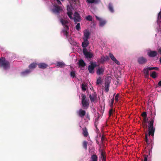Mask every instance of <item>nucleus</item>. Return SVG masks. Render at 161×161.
Segmentation results:
<instances>
[{
	"instance_id": "obj_1",
	"label": "nucleus",
	"mask_w": 161,
	"mask_h": 161,
	"mask_svg": "<svg viewBox=\"0 0 161 161\" xmlns=\"http://www.w3.org/2000/svg\"><path fill=\"white\" fill-rule=\"evenodd\" d=\"M154 122V119H152L148 123V134H145V141L146 143L148 145L151 144V148L152 147V141L151 139L149 140V138H150V136L153 137L155 131V128L153 126V123Z\"/></svg>"
},
{
	"instance_id": "obj_2",
	"label": "nucleus",
	"mask_w": 161,
	"mask_h": 161,
	"mask_svg": "<svg viewBox=\"0 0 161 161\" xmlns=\"http://www.w3.org/2000/svg\"><path fill=\"white\" fill-rule=\"evenodd\" d=\"M0 67H3L5 70L9 69L10 68V63L4 57H2L0 58Z\"/></svg>"
},
{
	"instance_id": "obj_3",
	"label": "nucleus",
	"mask_w": 161,
	"mask_h": 161,
	"mask_svg": "<svg viewBox=\"0 0 161 161\" xmlns=\"http://www.w3.org/2000/svg\"><path fill=\"white\" fill-rule=\"evenodd\" d=\"M81 97L82 106L84 109H87L89 105V100L86 99V96L84 94H82Z\"/></svg>"
},
{
	"instance_id": "obj_4",
	"label": "nucleus",
	"mask_w": 161,
	"mask_h": 161,
	"mask_svg": "<svg viewBox=\"0 0 161 161\" xmlns=\"http://www.w3.org/2000/svg\"><path fill=\"white\" fill-rule=\"evenodd\" d=\"M97 66V63L96 62H91L90 64L88 67V69L90 73H92L94 72V69Z\"/></svg>"
},
{
	"instance_id": "obj_5",
	"label": "nucleus",
	"mask_w": 161,
	"mask_h": 161,
	"mask_svg": "<svg viewBox=\"0 0 161 161\" xmlns=\"http://www.w3.org/2000/svg\"><path fill=\"white\" fill-rule=\"evenodd\" d=\"M83 52L86 58H90L92 57L93 54L91 52H88L86 48H84L83 49Z\"/></svg>"
},
{
	"instance_id": "obj_6",
	"label": "nucleus",
	"mask_w": 161,
	"mask_h": 161,
	"mask_svg": "<svg viewBox=\"0 0 161 161\" xmlns=\"http://www.w3.org/2000/svg\"><path fill=\"white\" fill-rule=\"evenodd\" d=\"M60 22L62 25L63 26L64 28L65 29L69 30L68 24L69 23V21L67 20L64 19H60Z\"/></svg>"
},
{
	"instance_id": "obj_7",
	"label": "nucleus",
	"mask_w": 161,
	"mask_h": 161,
	"mask_svg": "<svg viewBox=\"0 0 161 161\" xmlns=\"http://www.w3.org/2000/svg\"><path fill=\"white\" fill-rule=\"evenodd\" d=\"M75 24H76L77 22H79L81 21V19L80 16L79 14L75 12L74 13V17L73 18Z\"/></svg>"
},
{
	"instance_id": "obj_8",
	"label": "nucleus",
	"mask_w": 161,
	"mask_h": 161,
	"mask_svg": "<svg viewBox=\"0 0 161 161\" xmlns=\"http://www.w3.org/2000/svg\"><path fill=\"white\" fill-rule=\"evenodd\" d=\"M96 19L99 21V26L101 27H103L107 23V21L97 16H95Z\"/></svg>"
},
{
	"instance_id": "obj_9",
	"label": "nucleus",
	"mask_w": 161,
	"mask_h": 161,
	"mask_svg": "<svg viewBox=\"0 0 161 161\" xmlns=\"http://www.w3.org/2000/svg\"><path fill=\"white\" fill-rule=\"evenodd\" d=\"M137 62L140 64H143L146 63L147 59L143 57H141L138 58Z\"/></svg>"
},
{
	"instance_id": "obj_10",
	"label": "nucleus",
	"mask_w": 161,
	"mask_h": 161,
	"mask_svg": "<svg viewBox=\"0 0 161 161\" xmlns=\"http://www.w3.org/2000/svg\"><path fill=\"white\" fill-rule=\"evenodd\" d=\"M83 33V40H88L89 37L90 35V32L88 30H85L84 31Z\"/></svg>"
},
{
	"instance_id": "obj_11",
	"label": "nucleus",
	"mask_w": 161,
	"mask_h": 161,
	"mask_svg": "<svg viewBox=\"0 0 161 161\" xmlns=\"http://www.w3.org/2000/svg\"><path fill=\"white\" fill-rule=\"evenodd\" d=\"M109 58L108 56H102L98 60V61L101 64H103Z\"/></svg>"
},
{
	"instance_id": "obj_12",
	"label": "nucleus",
	"mask_w": 161,
	"mask_h": 161,
	"mask_svg": "<svg viewBox=\"0 0 161 161\" xmlns=\"http://www.w3.org/2000/svg\"><path fill=\"white\" fill-rule=\"evenodd\" d=\"M109 57L114 62L115 64L118 65L120 64V63L119 61L116 59L115 58V57L112 54L110 53Z\"/></svg>"
},
{
	"instance_id": "obj_13",
	"label": "nucleus",
	"mask_w": 161,
	"mask_h": 161,
	"mask_svg": "<svg viewBox=\"0 0 161 161\" xmlns=\"http://www.w3.org/2000/svg\"><path fill=\"white\" fill-rule=\"evenodd\" d=\"M86 111L81 109H80L78 112V114L81 118H83L86 115Z\"/></svg>"
},
{
	"instance_id": "obj_14",
	"label": "nucleus",
	"mask_w": 161,
	"mask_h": 161,
	"mask_svg": "<svg viewBox=\"0 0 161 161\" xmlns=\"http://www.w3.org/2000/svg\"><path fill=\"white\" fill-rule=\"evenodd\" d=\"M89 97L92 102H94L97 98V95L95 92L92 94H90Z\"/></svg>"
},
{
	"instance_id": "obj_15",
	"label": "nucleus",
	"mask_w": 161,
	"mask_h": 161,
	"mask_svg": "<svg viewBox=\"0 0 161 161\" xmlns=\"http://www.w3.org/2000/svg\"><path fill=\"white\" fill-rule=\"evenodd\" d=\"M148 56L150 57H154L156 56L157 52L156 51H152L148 52Z\"/></svg>"
},
{
	"instance_id": "obj_16",
	"label": "nucleus",
	"mask_w": 161,
	"mask_h": 161,
	"mask_svg": "<svg viewBox=\"0 0 161 161\" xmlns=\"http://www.w3.org/2000/svg\"><path fill=\"white\" fill-rule=\"evenodd\" d=\"M38 67L40 69H45L46 68L48 65L44 63H40L37 64Z\"/></svg>"
},
{
	"instance_id": "obj_17",
	"label": "nucleus",
	"mask_w": 161,
	"mask_h": 161,
	"mask_svg": "<svg viewBox=\"0 0 161 161\" xmlns=\"http://www.w3.org/2000/svg\"><path fill=\"white\" fill-rule=\"evenodd\" d=\"M110 82L108 81H106L105 82V90L106 92H108L109 90Z\"/></svg>"
},
{
	"instance_id": "obj_18",
	"label": "nucleus",
	"mask_w": 161,
	"mask_h": 161,
	"mask_svg": "<svg viewBox=\"0 0 161 161\" xmlns=\"http://www.w3.org/2000/svg\"><path fill=\"white\" fill-rule=\"evenodd\" d=\"M108 8L109 10L112 13H114V9L113 6L112 4L110 3L108 6Z\"/></svg>"
},
{
	"instance_id": "obj_19",
	"label": "nucleus",
	"mask_w": 161,
	"mask_h": 161,
	"mask_svg": "<svg viewBox=\"0 0 161 161\" xmlns=\"http://www.w3.org/2000/svg\"><path fill=\"white\" fill-rule=\"evenodd\" d=\"M83 132L82 134L84 136L86 137L88 135V133L87 131V130L86 127H84L82 129Z\"/></svg>"
},
{
	"instance_id": "obj_20",
	"label": "nucleus",
	"mask_w": 161,
	"mask_h": 161,
	"mask_svg": "<svg viewBox=\"0 0 161 161\" xmlns=\"http://www.w3.org/2000/svg\"><path fill=\"white\" fill-rule=\"evenodd\" d=\"M101 154V158L102 161H106V156L105 152L103 151H102Z\"/></svg>"
},
{
	"instance_id": "obj_21",
	"label": "nucleus",
	"mask_w": 161,
	"mask_h": 161,
	"mask_svg": "<svg viewBox=\"0 0 161 161\" xmlns=\"http://www.w3.org/2000/svg\"><path fill=\"white\" fill-rule=\"evenodd\" d=\"M86 2L88 3L97 4L99 3L100 2V0H86Z\"/></svg>"
},
{
	"instance_id": "obj_22",
	"label": "nucleus",
	"mask_w": 161,
	"mask_h": 161,
	"mask_svg": "<svg viewBox=\"0 0 161 161\" xmlns=\"http://www.w3.org/2000/svg\"><path fill=\"white\" fill-rule=\"evenodd\" d=\"M61 10L60 8L58 6H55V8L53 9V12L56 13H59Z\"/></svg>"
},
{
	"instance_id": "obj_23",
	"label": "nucleus",
	"mask_w": 161,
	"mask_h": 161,
	"mask_svg": "<svg viewBox=\"0 0 161 161\" xmlns=\"http://www.w3.org/2000/svg\"><path fill=\"white\" fill-rule=\"evenodd\" d=\"M104 71V69L102 68H99L97 71V75H100L103 74Z\"/></svg>"
},
{
	"instance_id": "obj_24",
	"label": "nucleus",
	"mask_w": 161,
	"mask_h": 161,
	"mask_svg": "<svg viewBox=\"0 0 161 161\" xmlns=\"http://www.w3.org/2000/svg\"><path fill=\"white\" fill-rule=\"evenodd\" d=\"M37 64L36 63H33L29 65V68L30 69H34L36 68Z\"/></svg>"
},
{
	"instance_id": "obj_25",
	"label": "nucleus",
	"mask_w": 161,
	"mask_h": 161,
	"mask_svg": "<svg viewBox=\"0 0 161 161\" xmlns=\"http://www.w3.org/2000/svg\"><path fill=\"white\" fill-rule=\"evenodd\" d=\"M89 44L88 41H84L82 43V46L84 48H86V47L88 46Z\"/></svg>"
},
{
	"instance_id": "obj_26",
	"label": "nucleus",
	"mask_w": 161,
	"mask_h": 161,
	"mask_svg": "<svg viewBox=\"0 0 161 161\" xmlns=\"http://www.w3.org/2000/svg\"><path fill=\"white\" fill-rule=\"evenodd\" d=\"M79 65L80 66L84 67L86 65V64L83 60L81 59L79 61Z\"/></svg>"
},
{
	"instance_id": "obj_27",
	"label": "nucleus",
	"mask_w": 161,
	"mask_h": 161,
	"mask_svg": "<svg viewBox=\"0 0 161 161\" xmlns=\"http://www.w3.org/2000/svg\"><path fill=\"white\" fill-rule=\"evenodd\" d=\"M144 72L146 78H147L149 76V70L148 69L146 68L144 69Z\"/></svg>"
},
{
	"instance_id": "obj_28",
	"label": "nucleus",
	"mask_w": 161,
	"mask_h": 161,
	"mask_svg": "<svg viewBox=\"0 0 161 161\" xmlns=\"http://www.w3.org/2000/svg\"><path fill=\"white\" fill-rule=\"evenodd\" d=\"M92 161H97L98 158L96 154H93L91 156Z\"/></svg>"
},
{
	"instance_id": "obj_29",
	"label": "nucleus",
	"mask_w": 161,
	"mask_h": 161,
	"mask_svg": "<svg viewBox=\"0 0 161 161\" xmlns=\"http://www.w3.org/2000/svg\"><path fill=\"white\" fill-rule=\"evenodd\" d=\"M88 142L86 141H84L82 143V146L85 149L87 150Z\"/></svg>"
},
{
	"instance_id": "obj_30",
	"label": "nucleus",
	"mask_w": 161,
	"mask_h": 161,
	"mask_svg": "<svg viewBox=\"0 0 161 161\" xmlns=\"http://www.w3.org/2000/svg\"><path fill=\"white\" fill-rule=\"evenodd\" d=\"M64 65L65 64L64 63L62 62H58L57 63V66L59 67H62L64 66Z\"/></svg>"
},
{
	"instance_id": "obj_31",
	"label": "nucleus",
	"mask_w": 161,
	"mask_h": 161,
	"mask_svg": "<svg viewBox=\"0 0 161 161\" xmlns=\"http://www.w3.org/2000/svg\"><path fill=\"white\" fill-rule=\"evenodd\" d=\"M150 76L153 78L154 79L156 78L157 76L156 72L155 71H153L152 73L150 75Z\"/></svg>"
},
{
	"instance_id": "obj_32",
	"label": "nucleus",
	"mask_w": 161,
	"mask_h": 161,
	"mask_svg": "<svg viewBox=\"0 0 161 161\" xmlns=\"http://www.w3.org/2000/svg\"><path fill=\"white\" fill-rule=\"evenodd\" d=\"M31 72L29 69H26L25 71L21 72V74L22 75H25L26 74H28Z\"/></svg>"
},
{
	"instance_id": "obj_33",
	"label": "nucleus",
	"mask_w": 161,
	"mask_h": 161,
	"mask_svg": "<svg viewBox=\"0 0 161 161\" xmlns=\"http://www.w3.org/2000/svg\"><path fill=\"white\" fill-rule=\"evenodd\" d=\"M68 30H69L65 29H64L62 31V32L64 35L66 37H67L68 36V32L67 31Z\"/></svg>"
},
{
	"instance_id": "obj_34",
	"label": "nucleus",
	"mask_w": 161,
	"mask_h": 161,
	"mask_svg": "<svg viewBox=\"0 0 161 161\" xmlns=\"http://www.w3.org/2000/svg\"><path fill=\"white\" fill-rule=\"evenodd\" d=\"M86 19L87 20L91 21L92 20V18L91 15H89L86 17Z\"/></svg>"
},
{
	"instance_id": "obj_35",
	"label": "nucleus",
	"mask_w": 161,
	"mask_h": 161,
	"mask_svg": "<svg viewBox=\"0 0 161 161\" xmlns=\"http://www.w3.org/2000/svg\"><path fill=\"white\" fill-rule=\"evenodd\" d=\"M67 14L68 16L71 19H73V17L72 16V13L71 12L69 11L67 12Z\"/></svg>"
},
{
	"instance_id": "obj_36",
	"label": "nucleus",
	"mask_w": 161,
	"mask_h": 161,
	"mask_svg": "<svg viewBox=\"0 0 161 161\" xmlns=\"http://www.w3.org/2000/svg\"><path fill=\"white\" fill-rule=\"evenodd\" d=\"M86 85L84 84L83 83H82L81 84V88L82 89V90L83 91H85L86 90Z\"/></svg>"
},
{
	"instance_id": "obj_37",
	"label": "nucleus",
	"mask_w": 161,
	"mask_h": 161,
	"mask_svg": "<svg viewBox=\"0 0 161 161\" xmlns=\"http://www.w3.org/2000/svg\"><path fill=\"white\" fill-rule=\"evenodd\" d=\"M70 76L72 78H74L75 77V71H72L70 73Z\"/></svg>"
},
{
	"instance_id": "obj_38",
	"label": "nucleus",
	"mask_w": 161,
	"mask_h": 161,
	"mask_svg": "<svg viewBox=\"0 0 161 161\" xmlns=\"http://www.w3.org/2000/svg\"><path fill=\"white\" fill-rule=\"evenodd\" d=\"M76 29L78 31H79L80 29V23H78L77 24V25L75 26Z\"/></svg>"
},
{
	"instance_id": "obj_39",
	"label": "nucleus",
	"mask_w": 161,
	"mask_h": 161,
	"mask_svg": "<svg viewBox=\"0 0 161 161\" xmlns=\"http://www.w3.org/2000/svg\"><path fill=\"white\" fill-rule=\"evenodd\" d=\"M102 83V80L100 77H99L97 80V85L101 84Z\"/></svg>"
},
{
	"instance_id": "obj_40",
	"label": "nucleus",
	"mask_w": 161,
	"mask_h": 161,
	"mask_svg": "<svg viewBox=\"0 0 161 161\" xmlns=\"http://www.w3.org/2000/svg\"><path fill=\"white\" fill-rule=\"evenodd\" d=\"M141 116L143 117H147V114L146 112H143L141 114Z\"/></svg>"
},
{
	"instance_id": "obj_41",
	"label": "nucleus",
	"mask_w": 161,
	"mask_h": 161,
	"mask_svg": "<svg viewBox=\"0 0 161 161\" xmlns=\"http://www.w3.org/2000/svg\"><path fill=\"white\" fill-rule=\"evenodd\" d=\"M119 97V94H117L116 95L115 97V100L116 102H118V98Z\"/></svg>"
},
{
	"instance_id": "obj_42",
	"label": "nucleus",
	"mask_w": 161,
	"mask_h": 161,
	"mask_svg": "<svg viewBox=\"0 0 161 161\" xmlns=\"http://www.w3.org/2000/svg\"><path fill=\"white\" fill-rule=\"evenodd\" d=\"M114 102V98H113L111 100V103L110 104V106L111 108H112L113 107V104Z\"/></svg>"
},
{
	"instance_id": "obj_43",
	"label": "nucleus",
	"mask_w": 161,
	"mask_h": 161,
	"mask_svg": "<svg viewBox=\"0 0 161 161\" xmlns=\"http://www.w3.org/2000/svg\"><path fill=\"white\" fill-rule=\"evenodd\" d=\"M148 157V156L147 155H144V161H147Z\"/></svg>"
},
{
	"instance_id": "obj_44",
	"label": "nucleus",
	"mask_w": 161,
	"mask_h": 161,
	"mask_svg": "<svg viewBox=\"0 0 161 161\" xmlns=\"http://www.w3.org/2000/svg\"><path fill=\"white\" fill-rule=\"evenodd\" d=\"M113 112V109L112 108L110 109L109 111V114L110 116L112 114Z\"/></svg>"
},
{
	"instance_id": "obj_45",
	"label": "nucleus",
	"mask_w": 161,
	"mask_h": 161,
	"mask_svg": "<svg viewBox=\"0 0 161 161\" xmlns=\"http://www.w3.org/2000/svg\"><path fill=\"white\" fill-rule=\"evenodd\" d=\"M147 117H143V121L144 123H146L147 122Z\"/></svg>"
},
{
	"instance_id": "obj_46",
	"label": "nucleus",
	"mask_w": 161,
	"mask_h": 161,
	"mask_svg": "<svg viewBox=\"0 0 161 161\" xmlns=\"http://www.w3.org/2000/svg\"><path fill=\"white\" fill-rule=\"evenodd\" d=\"M105 139V137L103 135L101 137V141L102 142H103L104 141V139Z\"/></svg>"
},
{
	"instance_id": "obj_47",
	"label": "nucleus",
	"mask_w": 161,
	"mask_h": 161,
	"mask_svg": "<svg viewBox=\"0 0 161 161\" xmlns=\"http://www.w3.org/2000/svg\"><path fill=\"white\" fill-rule=\"evenodd\" d=\"M70 43L71 44H73L74 45L75 44V42H74V41H70Z\"/></svg>"
},
{
	"instance_id": "obj_48",
	"label": "nucleus",
	"mask_w": 161,
	"mask_h": 161,
	"mask_svg": "<svg viewBox=\"0 0 161 161\" xmlns=\"http://www.w3.org/2000/svg\"><path fill=\"white\" fill-rule=\"evenodd\" d=\"M147 69H148V70H151L153 69V67H148L147 68Z\"/></svg>"
},
{
	"instance_id": "obj_49",
	"label": "nucleus",
	"mask_w": 161,
	"mask_h": 161,
	"mask_svg": "<svg viewBox=\"0 0 161 161\" xmlns=\"http://www.w3.org/2000/svg\"><path fill=\"white\" fill-rule=\"evenodd\" d=\"M56 0L57 1L58 4H61V2L59 1V0Z\"/></svg>"
},
{
	"instance_id": "obj_50",
	"label": "nucleus",
	"mask_w": 161,
	"mask_h": 161,
	"mask_svg": "<svg viewBox=\"0 0 161 161\" xmlns=\"http://www.w3.org/2000/svg\"><path fill=\"white\" fill-rule=\"evenodd\" d=\"M158 85L159 86H161V80L158 82Z\"/></svg>"
},
{
	"instance_id": "obj_51",
	"label": "nucleus",
	"mask_w": 161,
	"mask_h": 161,
	"mask_svg": "<svg viewBox=\"0 0 161 161\" xmlns=\"http://www.w3.org/2000/svg\"><path fill=\"white\" fill-rule=\"evenodd\" d=\"M153 69H155L156 70H158V67H153Z\"/></svg>"
},
{
	"instance_id": "obj_52",
	"label": "nucleus",
	"mask_w": 161,
	"mask_h": 161,
	"mask_svg": "<svg viewBox=\"0 0 161 161\" xmlns=\"http://www.w3.org/2000/svg\"><path fill=\"white\" fill-rule=\"evenodd\" d=\"M158 52L160 53V54H161V48H159V49Z\"/></svg>"
},
{
	"instance_id": "obj_53",
	"label": "nucleus",
	"mask_w": 161,
	"mask_h": 161,
	"mask_svg": "<svg viewBox=\"0 0 161 161\" xmlns=\"http://www.w3.org/2000/svg\"><path fill=\"white\" fill-rule=\"evenodd\" d=\"M159 61L160 63L161 64V57L160 58Z\"/></svg>"
}]
</instances>
